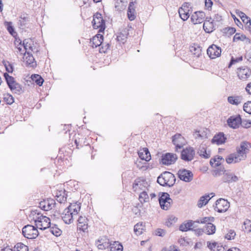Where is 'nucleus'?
I'll return each mask as SVG.
<instances>
[{
  "label": "nucleus",
  "mask_w": 251,
  "mask_h": 251,
  "mask_svg": "<svg viewBox=\"0 0 251 251\" xmlns=\"http://www.w3.org/2000/svg\"><path fill=\"white\" fill-rule=\"evenodd\" d=\"M144 227L143 223H138L134 226V231L136 234L140 235L143 233L142 230Z\"/></svg>",
  "instance_id": "nucleus-43"
},
{
  "label": "nucleus",
  "mask_w": 251,
  "mask_h": 251,
  "mask_svg": "<svg viewBox=\"0 0 251 251\" xmlns=\"http://www.w3.org/2000/svg\"><path fill=\"white\" fill-rule=\"evenodd\" d=\"M109 251H123V246L121 243L117 241H114L109 245Z\"/></svg>",
  "instance_id": "nucleus-31"
},
{
  "label": "nucleus",
  "mask_w": 251,
  "mask_h": 251,
  "mask_svg": "<svg viewBox=\"0 0 251 251\" xmlns=\"http://www.w3.org/2000/svg\"><path fill=\"white\" fill-rule=\"evenodd\" d=\"M77 228L83 232H86L88 229V219L85 216H80L78 220Z\"/></svg>",
  "instance_id": "nucleus-17"
},
{
  "label": "nucleus",
  "mask_w": 251,
  "mask_h": 251,
  "mask_svg": "<svg viewBox=\"0 0 251 251\" xmlns=\"http://www.w3.org/2000/svg\"><path fill=\"white\" fill-rule=\"evenodd\" d=\"M248 142H242L240 144V147H237L236 149V153L238 154L242 160H245L247 157L246 154L249 150L248 149Z\"/></svg>",
  "instance_id": "nucleus-11"
},
{
  "label": "nucleus",
  "mask_w": 251,
  "mask_h": 251,
  "mask_svg": "<svg viewBox=\"0 0 251 251\" xmlns=\"http://www.w3.org/2000/svg\"><path fill=\"white\" fill-rule=\"evenodd\" d=\"M100 46L99 49L100 53H105L110 50V45L109 43L102 42Z\"/></svg>",
  "instance_id": "nucleus-47"
},
{
  "label": "nucleus",
  "mask_w": 251,
  "mask_h": 251,
  "mask_svg": "<svg viewBox=\"0 0 251 251\" xmlns=\"http://www.w3.org/2000/svg\"><path fill=\"white\" fill-rule=\"evenodd\" d=\"M42 220L40 224H38L39 227H38L40 229L45 230L47 228L50 227V218L47 217H42Z\"/></svg>",
  "instance_id": "nucleus-27"
},
{
  "label": "nucleus",
  "mask_w": 251,
  "mask_h": 251,
  "mask_svg": "<svg viewBox=\"0 0 251 251\" xmlns=\"http://www.w3.org/2000/svg\"><path fill=\"white\" fill-rule=\"evenodd\" d=\"M68 192L65 191H59L56 194V199L57 201L60 203H65L67 201Z\"/></svg>",
  "instance_id": "nucleus-26"
},
{
  "label": "nucleus",
  "mask_w": 251,
  "mask_h": 251,
  "mask_svg": "<svg viewBox=\"0 0 251 251\" xmlns=\"http://www.w3.org/2000/svg\"><path fill=\"white\" fill-rule=\"evenodd\" d=\"M201 48L198 44H194L190 47V51L196 57H200L201 54Z\"/></svg>",
  "instance_id": "nucleus-34"
},
{
  "label": "nucleus",
  "mask_w": 251,
  "mask_h": 251,
  "mask_svg": "<svg viewBox=\"0 0 251 251\" xmlns=\"http://www.w3.org/2000/svg\"><path fill=\"white\" fill-rule=\"evenodd\" d=\"M195 151L193 147H188L183 149L181 152V159L185 161H192L195 156Z\"/></svg>",
  "instance_id": "nucleus-6"
},
{
  "label": "nucleus",
  "mask_w": 251,
  "mask_h": 251,
  "mask_svg": "<svg viewBox=\"0 0 251 251\" xmlns=\"http://www.w3.org/2000/svg\"><path fill=\"white\" fill-rule=\"evenodd\" d=\"M145 182V181L141 180L140 178H137L134 180L133 183V189L134 191H137L138 189H142V186Z\"/></svg>",
  "instance_id": "nucleus-38"
},
{
  "label": "nucleus",
  "mask_w": 251,
  "mask_h": 251,
  "mask_svg": "<svg viewBox=\"0 0 251 251\" xmlns=\"http://www.w3.org/2000/svg\"><path fill=\"white\" fill-rule=\"evenodd\" d=\"M27 56L26 57V63L27 66L34 68L36 66V62L32 54L29 52H27Z\"/></svg>",
  "instance_id": "nucleus-30"
},
{
  "label": "nucleus",
  "mask_w": 251,
  "mask_h": 251,
  "mask_svg": "<svg viewBox=\"0 0 251 251\" xmlns=\"http://www.w3.org/2000/svg\"><path fill=\"white\" fill-rule=\"evenodd\" d=\"M243 110L246 113L251 114V101H248L244 104Z\"/></svg>",
  "instance_id": "nucleus-56"
},
{
  "label": "nucleus",
  "mask_w": 251,
  "mask_h": 251,
  "mask_svg": "<svg viewBox=\"0 0 251 251\" xmlns=\"http://www.w3.org/2000/svg\"><path fill=\"white\" fill-rule=\"evenodd\" d=\"M33 42L31 39H26L24 40L23 42V45L24 46V49L25 50V53H27V52H29V50L33 51Z\"/></svg>",
  "instance_id": "nucleus-33"
},
{
  "label": "nucleus",
  "mask_w": 251,
  "mask_h": 251,
  "mask_svg": "<svg viewBox=\"0 0 251 251\" xmlns=\"http://www.w3.org/2000/svg\"><path fill=\"white\" fill-rule=\"evenodd\" d=\"M37 227L30 225H27L23 227L22 233L25 237L32 239H35L39 235Z\"/></svg>",
  "instance_id": "nucleus-4"
},
{
  "label": "nucleus",
  "mask_w": 251,
  "mask_h": 251,
  "mask_svg": "<svg viewBox=\"0 0 251 251\" xmlns=\"http://www.w3.org/2000/svg\"><path fill=\"white\" fill-rule=\"evenodd\" d=\"M14 251H28V247L22 243H18L15 245Z\"/></svg>",
  "instance_id": "nucleus-41"
},
{
  "label": "nucleus",
  "mask_w": 251,
  "mask_h": 251,
  "mask_svg": "<svg viewBox=\"0 0 251 251\" xmlns=\"http://www.w3.org/2000/svg\"><path fill=\"white\" fill-rule=\"evenodd\" d=\"M182 9L185 11H188L191 13L192 12V9L190 2H184L179 8V9Z\"/></svg>",
  "instance_id": "nucleus-52"
},
{
  "label": "nucleus",
  "mask_w": 251,
  "mask_h": 251,
  "mask_svg": "<svg viewBox=\"0 0 251 251\" xmlns=\"http://www.w3.org/2000/svg\"><path fill=\"white\" fill-rule=\"evenodd\" d=\"M31 78L33 81H34L36 83V84L39 86H41L43 85L44 80L41 75L37 74L32 75H31Z\"/></svg>",
  "instance_id": "nucleus-40"
},
{
  "label": "nucleus",
  "mask_w": 251,
  "mask_h": 251,
  "mask_svg": "<svg viewBox=\"0 0 251 251\" xmlns=\"http://www.w3.org/2000/svg\"><path fill=\"white\" fill-rule=\"evenodd\" d=\"M242 99L241 96H229L227 98V101L232 105H238L241 102Z\"/></svg>",
  "instance_id": "nucleus-28"
},
{
  "label": "nucleus",
  "mask_w": 251,
  "mask_h": 251,
  "mask_svg": "<svg viewBox=\"0 0 251 251\" xmlns=\"http://www.w3.org/2000/svg\"><path fill=\"white\" fill-rule=\"evenodd\" d=\"M242 60H243L242 56H240L239 57H237L235 58L232 57L230 62L229 64L228 67H230L232 64H234L235 63L238 62L239 61H242Z\"/></svg>",
  "instance_id": "nucleus-62"
},
{
  "label": "nucleus",
  "mask_w": 251,
  "mask_h": 251,
  "mask_svg": "<svg viewBox=\"0 0 251 251\" xmlns=\"http://www.w3.org/2000/svg\"><path fill=\"white\" fill-rule=\"evenodd\" d=\"M204 232L208 235H211L215 233L216 231V226L211 223H208L203 228Z\"/></svg>",
  "instance_id": "nucleus-35"
},
{
  "label": "nucleus",
  "mask_w": 251,
  "mask_h": 251,
  "mask_svg": "<svg viewBox=\"0 0 251 251\" xmlns=\"http://www.w3.org/2000/svg\"><path fill=\"white\" fill-rule=\"evenodd\" d=\"M4 101L6 102L7 104L11 105L14 102V98L10 94H7L4 96L3 98Z\"/></svg>",
  "instance_id": "nucleus-53"
},
{
  "label": "nucleus",
  "mask_w": 251,
  "mask_h": 251,
  "mask_svg": "<svg viewBox=\"0 0 251 251\" xmlns=\"http://www.w3.org/2000/svg\"><path fill=\"white\" fill-rule=\"evenodd\" d=\"M81 208V203L78 201L70 203L69 205L66 208L70 212L72 213L75 216H76Z\"/></svg>",
  "instance_id": "nucleus-19"
},
{
  "label": "nucleus",
  "mask_w": 251,
  "mask_h": 251,
  "mask_svg": "<svg viewBox=\"0 0 251 251\" xmlns=\"http://www.w3.org/2000/svg\"><path fill=\"white\" fill-rule=\"evenodd\" d=\"M223 159V158L222 157L220 156H217L210 159V164L212 167H217L221 165L220 161Z\"/></svg>",
  "instance_id": "nucleus-37"
},
{
  "label": "nucleus",
  "mask_w": 251,
  "mask_h": 251,
  "mask_svg": "<svg viewBox=\"0 0 251 251\" xmlns=\"http://www.w3.org/2000/svg\"><path fill=\"white\" fill-rule=\"evenodd\" d=\"M236 235V233L234 230L230 229L228 230V233L226 234L225 237L226 239L231 240L234 239Z\"/></svg>",
  "instance_id": "nucleus-54"
},
{
  "label": "nucleus",
  "mask_w": 251,
  "mask_h": 251,
  "mask_svg": "<svg viewBox=\"0 0 251 251\" xmlns=\"http://www.w3.org/2000/svg\"><path fill=\"white\" fill-rule=\"evenodd\" d=\"M3 76L8 87H11V85L16 82L13 76L9 75L7 73H4L3 74Z\"/></svg>",
  "instance_id": "nucleus-42"
},
{
  "label": "nucleus",
  "mask_w": 251,
  "mask_h": 251,
  "mask_svg": "<svg viewBox=\"0 0 251 251\" xmlns=\"http://www.w3.org/2000/svg\"><path fill=\"white\" fill-rule=\"evenodd\" d=\"M214 220V218L213 217H205L202 218L201 220H198L196 221V223H201V224H207L210 222H213Z\"/></svg>",
  "instance_id": "nucleus-48"
},
{
  "label": "nucleus",
  "mask_w": 251,
  "mask_h": 251,
  "mask_svg": "<svg viewBox=\"0 0 251 251\" xmlns=\"http://www.w3.org/2000/svg\"><path fill=\"white\" fill-rule=\"evenodd\" d=\"M208 203V200L205 199V197L202 196L198 201L197 205L199 208L202 207L203 205H206Z\"/></svg>",
  "instance_id": "nucleus-58"
},
{
  "label": "nucleus",
  "mask_w": 251,
  "mask_h": 251,
  "mask_svg": "<svg viewBox=\"0 0 251 251\" xmlns=\"http://www.w3.org/2000/svg\"><path fill=\"white\" fill-rule=\"evenodd\" d=\"M178 13L181 19L183 21H185L188 19L190 16V13H191V12L183 11V10L182 9H178Z\"/></svg>",
  "instance_id": "nucleus-44"
},
{
  "label": "nucleus",
  "mask_w": 251,
  "mask_h": 251,
  "mask_svg": "<svg viewBox=\"0 0 251 251\" xmlns=\"http://www.w3.org/2000/svg\"><path fill=\"white\" fill-rule=\"evenodd\" d=\"M226 162L228 164H231L232 163H238L242 161L241 158L239 156L238 154L236 152L231 153L228 155L226 158Z\"/></svg>",
  "instance_id": "nucleus-25"
},
{
  "label": "nucleus",
  "mask_w": 251,
  "mask_h": 251,
  "mask_svg": "<svg viewBox=\"0 0 251 251\" xmlns=\"http://www.w3.org/2000/svg\"><path fill=\"white\" fill-rule=\"evenodd\" d=\"M178 177L180 179L185 182H190L193 179V173L189 170L186 169L180 170L177 173Z\"/></svg>",
  "instance_id": "nucleus-12"
},
{
  "label": "nucleus",
  "mask_w": 251,
  "mask_h": 251,
  "mask_svg": "<svg viewBox=\"0 0 251 251\" xmlns=\"http://www.w3.org/2000/svg\"><path fill=\"white\" fill-rule=\"evenodd\" d=\"M246 41V43L247 44H250L251 43V40L246 37V36L244 34H241L239 33H236L235 35L234 36L233 38V42H236L237 41Z\"/></svg>",
  "instance_id": "nucleus-32"
},
{
  "label": "nucleus",
  "mask_w": 251,
  "mask_h": 251,
  "mask_svg": "<svg viewBox=\"0 0 251 251\" xmlns=\"http://www.w3.org/2000/svg\"><path fill=\"white\" fill-rule=\"evenodd\" d=\"M193 230L195 232V233L198 236H199L202 234L203 232H204V229L203 228H198L196 229H194Z\"/></svg>",
  "instance_id": "nucleus-63"
},
{
  "label": "nucleus",
  "mask_w": 251,
  "mask_h": 251,
  "mask_svg": "<svg viewBox=\"0 0 251 251\" xmlns=\"http://www.w3.org/2000/svg\"><path fill=\"white\" fill-rule=\"evenodd\" d=\"M139 200L141 203L148 201L149 197L147 193L144 191L141 192L139 195Z\"/></svg>",
  "instance_id": "nucleus-45"
},
{
  "label": "nucleus",
  "mask_w": 251,
  "mask_h": 251,
  "mask_svg": "<svg viewBox=\"0 0 251 251\" xmlns=\"http://www.w3.org/2000/svg\"><path fill=\"white\" fill-rule=\"evenodd\" d=\"M177 159V156L176 154L168 152L162 155L160 163L168 166L174 164Z\"/></svg>",
  "instance_id": "nucleus-7"
},
{
  "label": "nucleus",
  "mask_w": 251,
  "mask_h": 251,
  "mask_svg": "<svg viewBox=\"0 0 251 251\" xmlns=\"http://www.w3.org/2000/svg\"><path fill=\"white\" fill-rule=\"evenodd\" d=\"M205 17V14L204 12L196 11L192 15L191 20L195 25L201 24L204 21Z\"/></svg>",
  "instance_id": "nucleus-15"
},
{
  "label": "nucleus",
  "mask_w": 251,
  "mask_h": 251,
  "mask_svg": "<svg viewBox=\"0 0 251 251\" xmlns=\"http://www.w3.org/2000/svg\"><path fill=\"white\" fill-rule=\"evenodd\" d=\"M176 180V177L172 173L166 171L157 177V181L161 186L170 187L174 185Z\"/></svg>",
  "instance_id": "nucleus-1"
},
{
  "label": "nucleus",
  "mask_w": 251,
  "mask_h": 251,
  "mask_svg": "<svg viewBox=\"0 0 251 251\" xmlns=\"http://www.w3.org/2000/svg\"><path fill=\"white\" fill-rule=\"evenodd\" d=\"M244 225L245 231L248 233L251 232V221L249 220H246L244 222Z\"/></svg>",
  "instance_id": "nucleus-59"
},
{
  "label": "nucleus",
  "mask_w": 251,
  "mask_h": 251,
  "mask_svg": "<svg viewBox=\"0 0 251 251\" xmlns=\"http://www.w3.org/2000/svg\"><path fill=\"white\" fill-rule=\"evenodd\" d=\"M158 201L161 208L167 210L173 203V200L170 198V195L165 192L159 193Z\"/></svg>",
  "instance_id": "nucleus-3"
},
{
  "label": "nucleus",
  "mask_w": 251,
  "mask_h": 251,
  "mask_svg": "<svg viewBox=\"0 0 251 251\" xmlns=\"http://www.w3.org/2000/svg\"><path fill=\"white\" fill-rule=\"evenodd\" d=\"M222 179L224 182L231 183L238 181L239 178L234 174L230 173L228 170H226Z\"/></svg>",
  "instance_id": "nucleus-16"
},
{
  "label": "nucleus",
  "mask_w": 251,
  "mask_h": 251,
  "mask_svg": "<svg viewBox=\"0 0 251 251\" xmlns=\"http://www.w3.org/2000/svg\"><path fill=\"white\" fill-rule=\"evenodd\" d=\"M2 63L4 66L6 71L9 73H12L13 71V66L8 61H3Z\"/></svg>",
  "instance_id": "nucleus-50"
},
{
  "label": "nucleus",
  "mask_w": 251,
  "mask_h": 251,
  "mask_svg": "<svg viewBox=\"0 0 251 251\" xmlns=\"http://www.w3.org/2000/svg\"><path fill=\"white\" fill-rule=\"evenodd\" d=\"M45 216H43L40 213V215L37 217V220L35 221V226L37 227H38V224H40L42 222V217H45Z\"/></svg>",
  "instance_id": "nucleus-64"
},
{
  "label": "nucleus",
  "mask_w": 251,
  "mask_h": 251,
  "mask_svg": "<svg viewBox=\"0 0 251 251\" xmlns=\"http://www.w3.org/2000/svg\"><path fill=\"white\" fill-rule=\"evenodd\" d=\"M75 215L70 211L66 208L62 214V219L66 224H70L73 222Z\"/></svg>",
  "instance_id": "nucleus-18"
},
{
  "label": "nucleus",
  "mask_w": 251,
  "mask_h": 251,
  "mask_svg": "<svg viewBox=\"0 0 251 251\" xmlns=\"http://www.w3.org/2000/svg\"><path fill=\"white\" fill-rule=\"evenodd\" d=\"M207 54L210 58H215L221 55V49L216 45L212 44L207 49Z\"/></svg>",
  "instance_id": "nucleus-10"
},
{
  "label": "nucleus",
  "mask_w": 251,
  "mask_h": 251,
  "mask_svg": "<svg viewBox=\"0 0 251 251\" xmlns=\"http://www.w3.org/2000/svg\"><path fill=\"white\" fill-rule=\"evenodd\" d=\"M196 221L190 220L186 223L181 224L179 227V229L182 231H187L188 230H193V228L196 227L194 226Z\"/></svg>",
  "instance_id": "nucleus-20"
},
{
  "label": "nucleus",
  "mask_w": 251,
  "mask_h": 251,
  "mask_svg": "<svg viewBox=\"0 0 251 251\" xmlns=\"http://www.w3.org/2000/svg\"><path fill=\"white\" fill-rule=\"evenodd\" d=\"M240 125L244 128H249L251 126V120H242V124Z\"/></svg>",
  "instance_id": "nucleus-60"
},
{
  "label": "nucleus",
  "mask_w": 251,
  "mask_h": 251,
  "mask_svg": "<svg viewBox=\"0 0 251 251\" xmlns=\"http://www.w3.org/2000/svg\"><path fill=\"white\" fill-rule=\"evenodd\" d=\"M92 23L94 29L99 28V33L104 32L105 29V23L100 13L97 12L94 15Z\"/></svg>",
  "instance_id": "nucleus-2"
},
{
  "label": "nucleus",
  "mask_w": 251,
  "mask_h": 251,
  "mask_svg": "<svg viewBox=\"0 0 251 251\" xmlns=\"http://www.w3.org/2000/svg\"><path fill=\"white\" fill-rule=\"evenodd\" d=\"M55 204V201L52 199H48L41 201L39 204V207L44 211L51 210L54 207Z\"/></svg>",
  "instance_id": "nucleus-13"
},
{
  "label": "nucleus",
  "mask_w": 251,
  "mask_h": 251,
  "mask_svg": "<svg viewBox=\"0 0 251 251\" xmlns=\"http://www.w3.org/2000/svg\"><path fill=\"white\" fill-rule=\"evenodd\" d=\"M213 207L215 211L219 213H223L226 211L229 207V203L227 200L220 198L216 201Z\"/></svg>",
  "instance_id": "nucleus-5"
},
{
  "label": "nucleus",
  "mask_w": 251,
  "mask_h": 251,
  "mask_svg": "<svg viewBox=\"0 0 251 251\" xmlns=\"http://www.w3.org/2000/svg\"><path fill=\"white\" fill-rule=\"evenodd\" d=\"M103 41V36L102 34H97L94 36L91 40V46L93 48L100 46Z\"/></svg>",
  "instance_id": "nucleus-21"
},
{
  "label": "nucleus",
  "mask_w": 251,
  "mask_h": 251,
  "mask_svg": "<svg viewBox=\"0 0 251 251\" xmlns=\"http://www.w3.org/2000/svg\"><path fill=\"white\" fill-rule=\"evenodd\" d=\"M155 234L157 236L163 237L166 234V231L163 229L157 228L155 231Z\"/></svg>",
  "instance_id": "nucleus-61"
},
{
  "label": "nucleus",
  "mask_w": 251,
  "mask_h": 251,
  "mask_svg": "<svg viewBox=\"0 0 251 251\" xmlns=\"http://www.w3.org/2000/svg\"><path fill=\"white\" fill-rule=\"evenodd\" d=\"M228 126L234 129L238 128L242 124V119L240 115L230 116L227 120Z\"/></svg>",
  "instance_id": "nucleus-9"
},
{
  "label": "nucleus",
  "mask_w": 251,
  "mask_h": 251,
  "mask_svg": "<svg viewBox=\"0 0 251 251\" xmlns=\"http://www.w3.org/2000/svg\"><path fill=\"white\" fill-rule=\"evenodd\" d=\"M207 245L208 248L213 251H224V248L218 244L216 242L211 243L210 242H207Z\"/></svg>",
  "instance_id": "nucleus-29"
},
{
  "label": "nucleus",
  "mask_w": 251,
  "mask_h": 251,
  "mask_svg": "<svg viewBox=\"0 0 251 251\" xmlns=\"http://www.w3.org/2000/svg\"><path fill=\"white\" fill-rule=\"evenodd\" d=\"M9 88L12 92L17 94H20L23 92L22 86L16 82L11 85V87Z\"/></svg>",
  "instance_id": "nucleus-36"
},
{
  "label": "nucleus",
  "mask_w": 251,
  "mask_h": 251,
  "mask_svg": "<svg viewBox=\"0 0 251 251\" xmlns=\"http://www.w3.org/2000/svg\"><path fill=\"white\" fill-rule=\"evenodd\" d=\"M226 138L223 132H220L215 135L212 139V143H216L217 145H221L225 143Z\"/></svg>",
  "instance_id": "nucleus-23"
},
{
  "label": "nucleus",
  "mask_w": 251,
  "mask_h": 251,
  "mask_svg": "<svg viewBox=\"0 0 251 251\" xmlns=\"http://www.w3.org/2000/svg\"><path fill=\"white\" fill-rule=\"evenodd\" d=\"M172 143L175 145L176 151L178 152L185 145V140L181 134H176L172 137Z\"/></svg>",
  "instance_id": "nucleus-8"
},
{
  "label": "nucleus",
  "mask_w": 251,
  "mask_h": 251,
  "mask_svg": "<svg viewBox=\"0 0 251 251\" xmlns=\"http://www.w3.org/2000/svg\"><path fill=\"white\" fill-rule=\"evenodd\" d=\"M50 232L54 235L58 236L60 235L61 230L56 225H54L52 226H50Z\"/></svg>",
  "instance_id": "nucleus-49"
},
{
  "label": "nucleus",
  "mask_w": 251,
  "mask_h": 251,
  "mask_svg": "<svg viewBox=\"0 0 251 251\" xmlns=\"http://www.w3.org/2000/svg\"><path fill=\"white\" fill-rule=\"evenodd\" d=\"M134 5V4L133 1L130 2L127 10V17L128 19L131 21L134 20L136 18V12Z\"/></svg>",
  "instance_id": "nucleus-24"
},
{
  "label": "nucleus",
  "mask_w": 251,
  "mask_h": 251,
  "mask_svg": "<svg viewBox=\"0 0 251 251\" xmlns=\"http://www.w3.org/2000/svg\"><path fill=\"white\" fill-rule=\"evenodd\" d=\"M238 70L237 75L241 80H247L251 75V70L247 67H242L239 68Z\"/></svg>",
  "instance_id": "nucleus-14"
},
{
  "label": "nucleus",
  "mask_w": 251,
  "mask_h": 251,
  "mask_svg": "<svg viewBox=\"0 0 251 251\" xmlns=\"http://www.w3.org/2000/svg\"><path fill=\"white\" fill-rule=\"evenodd\" d=\"M226 171V170H225L224 167H220V168L219 169H218L214 171L213 175L214 176H221L222 174H223L224 175Z\"/></svg>",
  "instance_id": "nucleus-51"
},
{
  "label": "nucleus",
  "mask_w": 251,
  "mask_h": 251,
  "mask_svg": "<svg viewBox=\"0 0 251 251\" xmlns=\"http://www.w3.org/2000/svg\"><path fill=\"white\" fill-rule=\"evenodd\" d=\"M138 155L141 159L149 161L151 159V155L149 150L144 148L138 152Z\"/></svg>",
  "instance_id": "nucleus-22"
},
{
  "label": "nucleus",
  "mask_w": 251,
  "mask_h": 251,
  "mask_svg": "<svg viewBox=\"0 0 251 251\" xmlns=\"http://www.w3.org/2000/svg\"><path fill=\"white\" fill-rule=\"evenodd\" d=\"M40 215V212H39L38 210L35 209V210H32L31 211V213L29 216V218L31 219L34 220V222L37 220V217Z\"/></svg>",
  "instance_id": "nucleus-55"
},
{
  "label": "nucleus",
  "mask_w": 251,
  "mask_h": 251,
  "mask_svg": "<svg viewBox=\"0 0 251 251\" xmlns=\"http://www.w3.org/2000/svg\"><path fill=\"white\" fill-rule=\"evenodd\" d=\"M8 25L7 27V29L9 33L13 36V37H15L17 35V33L15 31L14 28L11 25V23H8Z\"/></svg>",
  "instance_id": "nucleus-57"
},
{
  "label": "nucleus",
  "mask_w": 251,
  "mask_h": 251,
  "mask_svg": "<svg viewBox=\"0 0 251 251\" xmlns=\"http://www.w3.org/2000/svg\"><path fill=\"white\" fill-rule=\"evenodd\" d=\"M29 21V16L27 14H22L19 17V22L20 26H25Z\"/></svg>",
  "instance_id": "nucleus-39"
},
{
  "label": "nucleus",
  "mask_w": 251,
  "mask_h": 251,
  "mask_svg": "<svg viewBox=\"0 0 251 251\" xmlns=\"http://www.w3.org/2000/svg\"><path fill=\"white\" fill-rule=\"evenodd\" d=\"M198 153L202 157L204 158H208L210 157V152H207L205 149L203 147H202L201 149L200 148L198 151Z\"/></svg>",
  "instance_id": "nucleus-46"
}]
</instances>
